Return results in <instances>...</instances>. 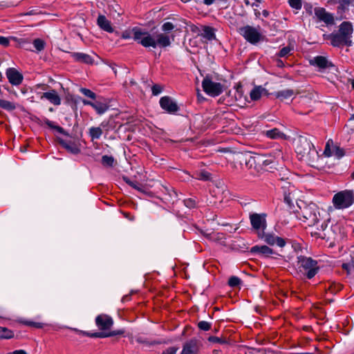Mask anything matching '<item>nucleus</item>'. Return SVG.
I'll list each match as a JSON object with an SVG mask.
<instances>
[{"mask_svg":"<svg viewBox=\"0 0 354 354\" xmlns=\"http://www.w3.org/2000/svg\"><path fill=\"white\" fill-rule=\"evenodd\" d=\"M239 33L250 43L256 44L261 38V34L258 29L250 26L242 27L239 29Z\"/></svg>","mask_w":354,"mask_h":354,"instance_id":"nucleus-8","label":"nucleus"},{"mask_svg":"<svg viewBox=\"0 0 354 354\" xmlns=\"http://www.w3.org/2000/svg\"><path fill=\"white\" fill-rule=\"evenodd\" d=\"M151 91H152L153 95H158L162 92V88L160 85L155 84L152 86Z\"/></svg>","mask_w":354,"mask_h":354,"instance_id":"nucleus-45","label":"nucleus"},{"mask_svg":"<svg viewBox=\"0 0 354 354\" xmlns=\"http://www.w3.org/2000/svg\"><path fill=\"white\" fill-rule=\"evenodd\" d=\"M12 354H27L26 352L24 350H18L15 351L12 353Z\"/></svg>","mask_w":354,"mask_h":354,"instance_id":"nucleus-55","label":"nucleus"},{"mask_svg":"<svg viewBox=\"0 0 354 354\" xmlns=\"http://www.w3.org/2000/svg\"><path fill=\"white\" fill-rule=\"evenodd\" d=\"M349 120H354V113L351 115Z\"/></svg>","mask_w":354,"mask_h":354,"instance_id":"nucleus-60","label":"nucleus"},{"mask_svg":"<svg viewBox=\"0 0 354 354\" xmlns=\"http://www.w3.org/2000/svg\"><path fill=\"white\" fill-rule=\"evenodd\" d=\"M9 82L12 85H19L23 80V76L15 68H10L6 71Z\"/></svg>","mask_w":354,"mask_h":354,"instance_id":"nucleus-18","label":"nucleus"},{"mask_svg":"<svg viewBox=\"0 0 354 354\" xmlns=\"http://www.w3.org/2000/svg\"><path fill=\"white\" fill-rule=\"evenodd\" d=\"M97 24L101 29L106 32H113L114 30L111 26V21H109L106 17L102 15H100L98 16Z\"/></svg>","mask_w":354,"mask_h":354,"instance_id":"nucleus-22","label":"nucleus"},{"mask_svg":"<svg viewBox=\"0 0 354 354\" xmlns=\"http://www.w3.org/2000/svg\"><path fill=\"white\" fill-rule=\"evenodd\" d=\"M278 65L280 66H282L283 65L282 62L281 61H279L278 62Z\"/></svg>","mask_w":354,"mask_h":354,"instance_id":"nucleus-62","label":"nucleus"},{"mask_svg":"<svg viewBox=\"0 0 354 354\" xmlns=\"http://www.w3.org/2000/svg\"><path fill=\"white\" fill-rule=\"evenodd\" d=\"M269 156L274 160V162L277 164H279L283 158V152L279 149L274 150Z\"/></svg>","mask_w":354,"mask_h":354,"instance_id":"nucleus-30","label":"nucleus"},{"mask_svg":"<svg viewBox=\"0 0 354 354\" xmlns=\"http://www.w3.org/2000/svg\"><path fill=\"white\" fill-rule=\"evenodd\" d=\"M333 203L337 209L347 208L354 203V194L348 190L339 192L333 196Z\"/></svg>","mask_w":354,"mask_h":354,"instance_id":"nucleus-6","label":"nucleus"},{"mask_svg":"<svg viewBox=\"0 0 354 354\" xmlns=\"http://www.w3.org/2000/svg\"><path fill=\"white\" fill-rule=\"evenodd\" d=\"M160 105L162 109L171 113L176 112L178 109L176 103L168 96H164L160 98Z\"/></svg>","mask_w":354,"mask_h":354,"instance_id":"nucleus-14","label":"nucleus"},{"mask_svg":"<svg viewBox=\"0 0 354 354\" xmlns=\"http://www.w3.org/2000/svg\"><path fill=\"white\" fill-rule=\"evenodd\" d=\"M63 145H64L65 149H66L68 151H70L71 153H72L73 154H77V153H80V148L75 143L64 142V143H63Z\"/></svg>","mask_w":354,"mask_h":354,"instance_id":"nucleus-32","label":"nucleus"},{"mask_svg":"<svg viewBox=\"0 0 354 354\" xmlns=\"http://www.w3.org/2000/svg\"><path fill=\"white\" fill-rule=\"evenodd\" d=\"M269 13L267 10H263V15L265 17H267L268 16Z\"/></svg>","mask_w":354,"mask_h":354,"instance_id":"nucleus-58","label":"nucleus"},{"mask_svg":"<svg viewBox=\"0 0 354 354\" xmlns=\"http://www.w3.org/2000/svg\"><path fill=\"white\" fill-rule=\"evenodd\" d=\"M293 50V47L290 46H288L283 47L279 53L278 55L281 57H287L290 52Z\"/></svg>","mask_w":354,"mask_h":354,"instance_id":"nucleus-36","label":"nucleus"},{"mask_svg":"<svg viewBox=\"0 0 354 354\" xmlns=\"http://www.w3.org/2000/svg\"><path fill=\"white\" fill-rule=\"evenodd\" d=\"M351 86H352V88L354 89V80H351Z\"/></svg>","mask_w":354,"mask_h":354,"instance_id":"nucleus-61","label":"nucleus"},{"mask_svg":"<svg viewBox=\"0 0 354 354\" xmlns=\"http://www.w3.org/2000/svg\"><path fill=\"white\" fill-rule=\"evenodd\" d=\"M297 266L299 272L306 276L308 279L314 277L319 269L315 260L304 256L298 257Z\"/></svg>","mask_w":354,"mask_h":354,"instance_id":"nucleus-3","label":"nucleus"},{"mask_svg":"<svg viewBox=\"0 0 354 354\" xmlns=\"http://www.w3.org/2000/svg\"><path fill=\"white\" fill-rule=\"evenodd\" d=\"M184 203H185V205L189 208H192V207H195V205H196L195 201L193 199H191V198L185 200Z\"/></svg>","mask_w":354,"mask_h":354,"instance_id":"nucleus-49","label":"nucleus"},{"mask_svg":"<svg viewBox=\"0 0 354 354\" xmlns=\"http://www.w3.org/2000/svg\"><path fill=\"white\" fill-rule=\"evenodd\" d=\"M202 346L200 340L192 339L183 344L180 354H198Z\"/></svg>","mask_w":354,"mask_h":354,"instance_id":"nucleus-10","label":"nucleus"},{"mask_svg":"<svg viewBox=\"0 0 354 354\" xmlns=\"http://www.w3.org/2000/svg\"><path fill=\"white\" fill-rule=\"evenodd\" d=\"M203 91L209 95L215 97L219 95L223 92V85L219 82L212 81V80L206 76L202 82Z\"/></svg>","mask_w":354,"mask_h":354,"instance_id":"nucleus-7","label":"nucleus"},{"mask_svg":"<svg viewBox=\"0 0 354 354\" xmlns=\"http://www.w3.org/2000/svg\"><path fill=\"white\" fill-rule=\"evenodd\" d=\"M208 340L213 343H218V344H227L228 342L227 339L224 337H217L214 336H210L208 338Z\"/></svg>","mask_w":354,"mask_h":354,"instance_id":"nucleus-39","label":"nucleus"},{"mask_svg":"<svg viewBox=\"0 0 354 354\" xmlns=\"http://www.w3.org/2000/svg\"><path fill=\"white\" fill-rule=\"evenodd\" d=\"M113 158L109 156H103L102 158V162L105 166H111L113 163Z\"/></svg>","mask_w":354,"mask_h":354,"instance_id":"nucleus-40","label":"nucleus"},{"mask_svg":"<svg viewBox=\"0 0 354 354\" xmlns=\"http://www.w3.org/2000/svg\"><path fill=\"white\" fill-rule=\"evenodd\" d=\"M300 219L306 223L308 226H313L318 223L319 221V214L317 207L314 203H310L305 206L301 209V217Z\"/></svg>","mask_w":354,"mask_h":354,"instance_id":"nucleus-5","label":"nucleus"},{"mask_svg":"<svg viewBox=\"0 0 354 354\" xmlns=\"http://www.w3.org/2000/svg\"><path fill=\"white\" fill-rule=\"evenodd\" d=\"M267 93L266 88L261 86H255L250 93V96L252 100L256 101L261 98L263 95Z\"/></svg>","mask_w":354,"mask_h":354,"instance_id":"nucleus-25","label":"nucleus"},{"mask_svg":"<svg viewBox=\"0 0 354 354\" xmlns=\"http://www.w3.org/2000/svg\"><path fill=\"white\" fill-rule=\"evenodd\" d=\"M198 329L207 331L211 329V323L206 321H201L198 323Z\"/></svg>","mask_w":354,"mask_h":354,"instance_id":"nucleus-37","label":"nucleus"},{"mask_svg":"<svg viewBox=\"0 0 354 354\" xmlns=\"http://www.w3.org/2000/svg\"><path fill=\"white\" fill-rule=\"evenodd\" d=\"M259 236L266 243L270 245H277L280 248H283L286 243L284 239L277 236L273 233H263L262 235L259 234Z\"/></svg>","mask_w":354,"mask_h":354,"instance_id":"nucleus-12","label":"nucleus"},{"mask_svg":"<svg viewBox=\"0 0 354 354\" xmlns=\"http://www.w3.org/2000/svg\"><path fill=\"white\" fill-rule=\"evenodd\" d=\"M84 336L91 338H106L115 335V333H81Z\"/></svg>","mask_w":354,"mask_h":354,"instance_id":"nucleus-34","label":"nucleus"},{"mask_svg":"<svg viewBox=\"0 0 354 354\" xmlns=\"http://www.w3.org/2000/svg\"><path fill=\"white\" fill-rule=\"evenodd\" d=\"M251 251L264 257H272L276 254L272 249L267 245H254L252 248Z\"/></svg>","mask_w":354,"mask_h":354,"instance_id":"nucleus-21","label":"nucleus"},{"mask_svg":"<svg viewBox=\"0 0 354 354\" xmlns=\"http://www.w3.org/2000/svg\"><path fill=\"white\" fill-rule=\"evenodd\" d=\"M251 6H252V7H254V6H257H257H258V2L257 1V2H255V3H252L251 4Z\"/></svg>","mask_w":354,"mask_h":354,"instance_id":"nucleus-59","label":"nucleus"},{"mask_svg":"<svg viewBox=\"0 0 354 354\" xmlns=\"http://www.w3.org/2000/svg\"><path fill=\"white\" fill-rule=\"evenodd\" d=\"M178 348L176 346H171L165 349L162 354H176Z\"/></svg>","mask_w":354,"mask_h":354,"instance_id":"nucleus-46","label":"nucleus"},{"mask_svg":"<svg viewBox=\"0 0 354 354\" xmlns=\"http://www.w3.org/2000/svg\"><path fill=\"white\" fill-rule=\"evenodd\" d=\"M102 134V130L100 127H91L89 129V135L92 140L99 139Z\"/></svg>","mask_w":354,"mask_h":354,"instance_id":"nucleus-31","label":"nucleus"},{"mask_svg":"<svg viewBox=\"0 0 354 354\" xmlns=\"http://www.w3.org/2000/svg\"><path fill=\"white\" fill-rule=\"evenodd\" d=\"M241 280L237 277H232L230 278L228 283L231 287H236L239 285Z\"/></svg>","mask_w":354,"mask_h":354,"instance_id":"nucleus-42","label":"nucleus"},{"mask_svg":"<svg viewBox=\"0 0 354 354\" xmlns=\"http://www.w3.org/2000/svg\"><path fill=\"white\" fill-rule=\"evenodd\" d=\"M95 324L100 330H106L111 328L113 322L110 316L102 314L95 318Z\"/></svg>","mask_w":354,"mask_h":354,"instance_id":"nucleus-13","label":"nucleus"},{"mask_svg":"<svg viewBox=\"0 0 354 354\" xmlns=\"http://www.w3.org/2000/svg\"><path fill=\"white\" fill-rule=\"evenodd\" d=\"M0 107L7 111H12L16 108V106L12 102L0 99Z\"/></svg>","mask_w":354,"mask_h":354,"instance_id":"nucleus-33","label":"nucleus"},{"mask_svg":"<svg viewBox=\"0 0 354 354\" xmlns=\"http://www.w3.org/2000/svg\"><path fill=\"white\" fill-rule=\"evenodd\" d=\"M274 164V160L268 156L254 154L245 157V165L249 169L254 167L257 171L268 169V167Z\"/></svg>","mask_w":354,"mask_h":354,"instance_id":"nucleus-4","label":"nucleus"},{"mask_svg":"<svg viewBox=\"0 0 354 354\" xmlns=\"http://www.w3.org/2000/svg\"><path fill=\"white\" fill-rule=\"evenodd\" d=\"M342 268L346 271L347 274L354 276V254L351 256V260L342 264Z\"/></svg>","mask_w":354,"mask_h":354,"instance_id":"nucleus-28","label":"nucleus"},{"mask_svg":"<svg viewBox=\"0 0 354 354\" xmlns=\"http://www.w3.org/2000/svg\"><path fill=\"white\" fill-rule=\"evenodd\" d=\"M315 15L319 21H322L326 24H333L334 23L333 15L326 12L323 8H315Z\"/></svg>","mask_w":354,"mask_h":354,"instance_id":"nucleus-15","label":"nucleus"},{"mask_svg":"<svg viewBox=\"0 0 354 354\" xmlns=\"http://www.w3.org/2000/svg\"><path fill=\"white\" fill-rule=\"evenodd\" d=\"M210 174L205 171H201L198 174V178L201 180H208L209 179Z\"/></svg>","mask_w":354,"mask_h":354,"instance_id":"nucleus-47","label":"nucleus"},{"mask_svg":"<svg viewBox=\"0 0 354 354\" xmlns=\"http://www.w3.org/2000/svg\"><path fill=\"white\" fill-rule=\"evenodd\" d=\"M215 0H203V2L205 5L209 6L212 5Z\"/></svg>","mask_w":354,"mask_h":354,"instance_id":"nucleus-56","label":"nucleus"},{"mask_svg":"<svg viewBox=\"0 0 354 354\" xmlns=\"http://www.w3.org/2000/svg\"><path fill=\"white\" fill-rule=\"evenodd\" d=\"M131 30H133V28ZM130 34H131V35L129 33H126V32L123 33L122 38H124V39H129L130 37H132L133 39V34H132V30H131Z\"/></svg>","mask_w":354,"mask_h":354,"instance_id":"nucleus-53","label":"nucleus"},{"mask_svg":"<svg viewBox=\"0 0 354 354\" xmlns=\"http://www.w3.org/2000/svg\"><path fill=\"white\" fill-rule=\"evenodd\" d=\"M353 32V28L351 22L344 21L339 25L338 32L347 40H351Z\"/></svg>","mask_w":354,"mask_h":354,"instance_id":"nucleus-20","label":"nucleus"},{"mask_svg":"<svg viewBox=\"0 0 354 354\" xmlns=\"http://www.w3.org/2000/svg\"><path fill=\"white\" fill-rule=\"evenodd\" d=\"M14 337V335H0V339H11V338H13Z\"/></svg>","mask_w":354,"mask_h":354,"instance_id":"nucleus-54","label":"nucleus"},{"mask_svg":"<svg viewBox=\"0 0 354 354\" xmlns=\"http://www.w3.org/2000/svg\"><path fill=\"white\" fill-rule=\"evenodd\" d=\"M80 91L85 96L92 99L95 100L96 98V95L94 92L91 91L90 89L86 88H80Z\"/></svg>","mask_w":354,"mask_h":354,"instance_id":"nucleus-35","label":"nucleus"},{"mask_svg":"<svg viewBox=\"0 0 354 354\" xmlns=\"http://www.w3.org/2000/svg\"><path fill=\"white\" fill-rule=\"evenodd\" d=\"M136 341L138 343H140V344H160V342H156V341H153V342H149L148 341H147L146 339H144L141 337H136Z\"/></svg>","mask_w":354,"mask_h":354,"instance_id":"nucleus-48","label":"nucleus"},{"mask_svg":"<svg viewBox=\"0 0 354 354\" xmlns=\"http://www.w3.org/2000/svg\"><path fill=\"white\" fill-rule=\"evenodd\" d=\"M266 135L271 139H285L286 135L277 129L266 131Z\"/></svg>","mask_w":354,"mask_h":354,"instance_id":"nucleus-26","label":"nucleus"},{"mask_svg":"<svg viewBox=\"0 0 354 354\" xmlns=\"http://www.w3.org/2000/svg\"><path fill=\"white\" fill-rule=\"evenodd\" d=\"M2 332H3V333L8 332V330L6 328H2Z\"/></svg>","mask_w":354,"mask_h":354,"instance_id":"nucleus-63","label":"nucleus"},{"mask_svg":"<svg viewBox=\"0 0 354 354\" xmlns=\"http://www.w3.org/2000/svg\"><path fill=\"white\" fill-rule=\"evenodd\" d=\"M175 28V26L171 22H165L161 26L163 32L151 34L140 28H133L132 34L133 39L145 48H156L158 46L165 48L171 44L174 39V35H170V32Z\"/></svg>","mask_w":354,"mask_h":354,"instance_id":"nucleus-1","label":"nucleus"},{"mask_svg":"<svg viewBox=\"0 0 354 354\" xmlns=\"http://www.w3.org/2000/svg\"><path fill=\"white\" fill-rule=\"evenodd\" d=\"M252 226L256 230L265 229L266 219L260 214H253L250 216Z\"/></svg>","mask_w":354,"mask_h":354,"instance_id":"nucleus-19","label":"nucleus"},{"mask_svg":"<svg viewBox=\"0 0 354 354\" xmlns=\"http://www.w3.org/2000/svg\"><path fill=\"white\" fill-rule=\"evenodd\" d=\"M73 58L79 62L91 64L93 62V59L88 55L82 53H75L73 55Z\"/></svg>","mask_w":354,"mask_h":354,"instance_id":"nucleus-27","label":"nucleus"},{"mask_svg":"<svg viewBox=\"0 0 354 354\" xmlns=\"http://www.w3.org/2000/svg\"><path fill=\"white\" fill-rule=\"evenodd\" d=\"M295 145L298 158L310 166L316 167L319 156L310 138L300 136L295 139Z\"/></svg>","mask_w":354,"mask_h":354,"instance_id":"nucleus-2","label":"nucleus"},{"mask_svg":"<svg viewBox=\"0 0 354 354\" xmlns=\"http://www.w3.org/2000/svg\"><path fill=\"white\" fill-rule=\"evenodd\" d=\"M25 325L32 326L35 328H41V324L39 322H25Z\"/></svg>","mask_w":354,"mask_h":354,"instance_id":"nucleus-50","label":"nucleus"},{"mask_svg":"<svg viewBox=\"0 0 354 354\" xmlns=\"http://www.w3.org/2000/svg\"><path fill=\"white\" fill-rule=\"evenodd\" d=\"M124 180H125L126 183H128L131 187H133L134 189H136L138 191H140V192L142 191L141 187L140 186V185L138 183H137L136 182H133L127 178H124Z\"/></svg>","mask_w":354,"mask_h":354,"instance_id":"nucleus-44","label":"nucleus"},{"mask_svg":"<svg viewBox=\"0 0 354 354\" xmlns=\"http://www.w3.org/2000/svg\"><path fill=\"white\" fill-rule=\"evenodd\" d=\"M46 124L50 128L57 130L60 133H64V130L63 128L59 126H56L54 123L50 120H46Z\"/></svg>","mask_w":354,"mask_h":354,"instance_id":"nucleus-41","label":"nucleus"},{"mask_svg":"<svg viewBox=\"0 0 354 354\" xmlns=\"http://www.w3.org/2000/svg\"><path fill=\"white\" fill-rule=\"evenodd\" d=\"M343 4H348L351 0H339Z\"/></svg>","mask_w":354,"mask_h":354,"instance_id":"nucleus-57","label":"nucleus"},{"mask_svg":"<svg viewBox=\"0 0 354 354\" xmlns=\"http://www.w3.org/2000/svg\"><path fill=\"white\" fill-rule=\"evenodd\" d=\"M330 43L333 46L339 47L341 46H351V40H347L339 32L333 33L330 35Z\"/></svg>","mask_w":354,"mask_h":354,"instance_id":"nucleus-17","label":"nucleus"},{"mask_svg":"<svg viewBox=\"0 0 354 354\" xmlns=\"http://www.w3.org/2000/svg\"><path fill=\"white\" fill-rule=\"evenodd\" d=\"M324 155L326 157L335 156L336 158L340 159L344 156V151L338 146L334 145L333 142L329 140L326 144Z\"/></svg>","mask_w":354,"mask_h":354,"instance_id":"nucleus-9","label":"nucleus"},{"mask_svg":"<svg viewBox=\"0 0 354 354\" xmlns=\"http://www.w3.org/2000/svg\"><path fill=\"white\" fill-rule=\"evenodd\" d=\"M0 44L6 46L9 44V40L8 38L0 36Z\"/></svg>","mask_w":354,"mask_h":354,"instance_id":"nucleus-51","label":"nucleus"},{"mask_svg":"<svg viewBox=\"0 0 354 354\" xmlns=\"http://www.w3.org/2000/svg\"><path fill=\"white\" fill-rule=\"evenodd\" d=\"M45 43L40 39H36L33 41V46L37 51H41L44 48Z\"/></svg>","mask_w":354,"mask_h":354,"instance_id":"nucleus-38","label":"nucleus"},{"mask_svg":"<svg viewBox=\"0 0 354 354\" xmlns=\"http://www.w3.org/2000/svg\"><path fill=\"white\" fill-rule=\"evenodd\" d=\"M245 2V3H246L247 5L250 4V2H249L248 0H246Z\"/></svg>","mask_w":354,"mask_h":354,"instance_id":"nucleus-64","label":"nucleus"},{"mask_svg":"<svg viewBox=\"0 0 354 354\" xmlns=\"http://www.w3.org/2000/svg\"><path fill=\"white\" fill-rule=\"evenodd\" d=\"M296 95V92L292 89H285L275 93L277 98L281 101L292 99Z\"/></svg>","mask_w":354,"mask_h":354,"instance_id":"nucleus-24","label":"nucleus"},{"mask_svg":"<svg viewBox=\"0 0 354 354\" xmlns=\"http://www.w3.org/2000/svg\"><path fill=\"white\" fill-rule=\"evenodd\" d=\"M43 98H46L50 103L55 105H59L61 104V99L55 90L44 93L41 96V99Z\"/></svg>","mask_w":354,"mask_h":354,"instance_id":"nucleus-23","label":"nucleus"},{"mask_svg":"<svg viewBox=\"0 0 354 354\" xmlns=\"http://www.w3.org/2000/svg\"><path fill=\"white\" fill-rule=\"evenodd\" d=\"M309 63L311 66L317 68L319 71L333 66L332 62H330L327 57L321 55L316 56L310 59Z\"/></svg>","mask_w":354,"mask_h":354,"instance_id":"nucleus-11","label":"nucleus"},{"mask_svg":"<svg viewBox=\"0 0 354 354\" xmlns=\"http://www.w3.org/2000/svg\"><path fill=\"white\" fill-rule=\"evenodd\" d=\"M290 6L297 10L301 8V0H288Z\"/></svg>","mask_w":354,"mask_h":354,"instance_id":"nucleus-43","label":"nucleus"},{"mask_svg":"<svg viewBox=\"0 0 354 354\" xmlns=\"http://www.w3.org/2000/svg\"><path fill=\"white\" fill-rule=\"evenodd\" d=\"M201 35L208 40H212L215 39V34L212 28L205 26L203 29Z\"/></svg>","mask_w":354,"mask_h":354,"instance_id":"nucleus-29","label":"nucleus"},{"mask_svg":"<svg viewBox=\"0 0 354 354\" xmlns=\"http://www.w3.org/2000/svg\"><path fill=\"white\" fill-rule=\"evenodd\" d=\"M82 102L84 105H89L92 106L95 110V111L100 115L104 113L109 109L107 104L104 102H91L86 100H82Z\"/></svg>","mask_w":354,"mask_h":354,"instance_id":"nucleus-16","label":"nucleus"},{"mask_svg":"<svg viewBox=\"0 0 354 354\" xmlns=\"http://www.w3.org/2000/svg\"><path fill=\"white\" fill-rule=\"evenodd\" d=\"M284 200L287 203L290 204L292 202L291 193L285 194Z\"/></svg>","mask_w":354,"mask_h":354,"instance_id":"nucleus-52","label":"nucleus"}]
</instances>
